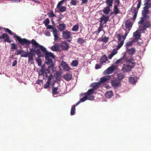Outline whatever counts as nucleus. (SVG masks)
I'll return each instance as SVG.
<instances>
[{"label": "nucleus", "mask_w": 151, "mask_h": 151, "mask_svg": "<svg viewBox=\"0 0 151 151\" xmlns=\"http://www.w3.org/2000/svg\"><path fill=\"white\" fill-rule=\"evenodd\" d=\"M46 64H47V63H46ZM48 69H45V65H42V70H43L44 72H46V73L47 72V70H49V72L50 73V71H52L53 73L54 72V71L55 70V65H54V68H53L51 67H50V68H49V65H51V63L48 64ZM41 70H40L39 71Z\"/></svg>", "instance_id": "nucleus-11"}, {"label": "nucleus", "mask_w": 151, "mask_h": 151, "mask_svg": "<svg viewBox=\"0 0 151 151\" xmlns=\"http://www.w3.org/2000/svg\"><path fill=\"white\" fill-rule=\"evenodd\" d=\"M131 12L134 14L132 18V20H135L136 18L138 13V10L134 7H132L131 9Z\"/></svg>", "instance_id": "nucleus-18"}, {"label": "nucleus", "mask_w": 151, "mask_h": 151, "mask_svg": "<svg viewBox=\"0 0 151 151\" xmlns=\"http://www.w3.org/2000/svg\"><path fill=\"white\" fill-rule=\"evenodd\" d=\"M109 17L103 15L100 18L99 24L104 25V24L106 23L109 20Z\"/></svg>", "instance_id": "nucleus-13"}, {"label": "nucleus", "mask_w": 151, "mask_h": 151, "mask_svg": "<svg viewBox=\"0 0 151 151\" xmlns=\"http://www.w3.org/2000/svg\"><path fill=\"white\" fill-rule=\"evenodd\" d=\"M120 10L118 8V6H114L113 9V13L115 15L119 13Z\"/></svg>", "instance_id": "nucleus-34"}, {"label": "nucleus", "mask_w": 151, "mask_h": 151, "mask_svg": "<svg viewBox=\"0 0 151 151\" xmlns=\"http://www.w3.org/2000/svg\"><path fill=\"white\" fill-rule=\"evenodd\" d=\"M61 47L64 50H67L69 48L68 44L67 43V42L65 41H64L62 43Z\"/></svg>", "instance_id": "nucleus-22"}, {"label": "nucleus", "mask_w": 151, "mask_h": 151, "mask_svg": "<svg viewBox=\"0 0 151 151\" xmlns=\"http://www.w3.org/2000/svg\"><path fill=\"white\" fill-rule=\"evenodd\" d=\"M64 1L63 0L61 1H59L58 4H57V7H58L59 6H61V5H62Z\"/></svg>", "instance_id": "nucleus-57"}, {"label": "nucleus", "mask_w": 151, "mask_h": 151, "mask_svg": "<svg viewBox=\"0 0 151 151\" xmlns=\"http://www.w3.org/2000/svg\"><path fill=\"white\" fill-rule=\"evenodd\" d=\"M138 1V3L137 4V8L138 9L140 7L141 5V1L140 0H139Z\"/></svg>", "instance_id": "nucleus-60"}, {"label": "nucleus", "mask_w": 151, "mask_h": 151, "mask_svg": "<svg viewBox=\"0 0 151 151\" xmlns=\"http://www.w3.org/2000/svg\"><path fill=\"white\" fill-rule=\"evenodd\" d=\"M71 1L70 3L73 5H76V0H71Z\"/></svg>", "instance_id": "nucleus-58"}, {"label": "nucleus", "mask_w": 151, "mask_h": 151, "mask_svg": "<svg viewBox=\"0 0 151 151\" xmlns=\"http://www.w3.org/2000/svg\"><path fill=\"white\" fill-rule=\"evenodd\" d=\"M149 2H147V1H145V3L144 4V5L145 6H147V8H148L151 7V2L150 3H149Z\"/></svg>", "instance_id": "nucleus-53"}, {"label": "nucleus", "mask_w": 151, "mask_h": 151, "mask_svg": "<svg viewBox=\"0 0 151 151\" xmlns=\"http://www.w3.org/2000/svg\"><path fill=\"white\" fill-rule=\"evenodd\" d=\"M100 86V83L99 82H95L91 83L90 84V86L92 87V89L95 91Z\"/></svg>", "instance_id": "nucleus-19"}, {"label": "nucleus", "mask_w": 151, "mask_h": 151, "mask_svg": "<svg viewBox=\"0 0 151 151\" xmlns=\"http://www.w3.org/2000/svg\"><path fill=\"white\" fill-rule=\"evenodd\" d=\"M63 78L67 81H69L72 78V76L69 73H66L64 76Z\"/></svg>", "instance_id": "nucleus-26"}, {"label": "nucleus", "mask_w": 151, "mask_h": 151, "mask_svg": "<svg viewBox=\"0 0 151 151\" xmlns=\"http://www.w3.org/2000/svg\"><path fill=\"white\" fill-rule=\"evenodd\" d=\"M58 44L56 43L51 47V49L52 51H56L58 50Z\"/></svg>", "instance_id": "nucleus-36"}, {"label": "nucleus", "mask_w": 151, "mask_h": 151, "mask_svg": "<svg viewBox=\"0 0 151 151\" xmlns=\"http://www.w3.org/2000/svg\"><path fill=\"white\" fill-rule=\"evenodd\" d=\"M44 34L46 36L48 37H49L50 36V33L48 31H46Z\"/></svg>", "instance_id": "nucleus-61"}, {"label": "nucleus", "mask_w": 151, "mask_h": 151, "mask_svg": "<svg viewBox=\"0 0 151 151\" xmlns=\"http://www.w3.org/2000/svg\"><path fill=\"white\" fill-rule=\"evenodd\" d=\"M107 60L106 56L104 55L102 56L100 59V63L102 65L104 63H105Z\"/></svg>", "instance_id": "nucleus-33"}, {"label": "nucleus", "mask_w": 151, "mask_h": 151, "mask_svg": "<svg viewBox=\"0 0 151 151\" xmlns=\"http://www.w3.org/2000/svg\"><path fill=\"white\" fill-rule=\"evenodd\" d=\"M115 69V67L114 66H112L105 70L103 72V73L105 75L108 74H111L113 72Z\"/></svg>", "instance_id": "nucleus-12"}, {"label": "nucleus", "mask_w": 151, "mask_h": 151, "mask_svg": "<svg viewBox=\"0 0 151 151\" xmlns=\"http://www.w3.org/2000/svg\"><path fill=\"white\" fill-rule=\"evenodd\" d=\"M59 9V12H63L66 11V8L65 6H60L58 7H57Z\"/></svg>", "instance_id": "nucleus-40"}, {"label": "nucleus", "mask_w": 151, "mask_h": 151, "mask_svg": "<svg viewBox=\"0 0 151 151\" xmlns=\"http://www.w3.org/2000/svg\"><path fill=\"white\" fill-rule=\"evenodd\" d=\"M47 73L44 72L43 70H41L39 72V76H43V79H45L46 78H48L47 81V82L45 83L44 85V88H47L49 87L50 85H53L54 83H52V81L53 79L52 75L51 73L49 72V70H47Z\"/></svg>", "instance_id": "nucleus-2"}, {"label": "nucleus", "mask_w": 151, "mask_h": 151, "mask_svg": "<svg viewBox=\"0 0 151 151\" xmlns=\"http://www.w3.org/2000/svg\"><path fill=\"white\" fill-rule=\"evenodd\" d=\"M66 28V26L65 24H59L58 28L61 31H62L65 29Z\"/></svg>", "instance_id": "nucleus-37"}, {"label": "nucleus", "mask_w": 151, "mask_h": 151, "mask_svg": "<svg viewBox=\"0 0 151 151\" xmlns=\"http://www.w3.org/2000/svg\"><path fill=\"white\" fill-rule=\"evenodd\" d=\"M88 96H86L85 95V96H84L83 98H81L80 100L76 104V105H78L81 103L87 100H89L88 98Z\"/></svg>", "instance_id": "nucleus-28"}, {"label": "nucleus", "mask_w": 151, "mask_h": 151, "mask_svg": "<svg viewBox=\"0 0 151 151\" xmlns=\"http://www.w3.org/2000/svg\"><path fill=\"white\" fill-rule=\"evenodd\" d=\"M22 52H25L23 51L22 50H18L17 53V55L20 54Z\"/></svg>", "instance_id": "nucleus-62"}, {"label": "nucleus", "mask_w": 151, "mask_h": 151, "mask_svg": "<svg viewBox=\"0 0 151 151\" xmlns=\"http://www.w3.org/2000/svg\"><path fill=\"white\" fill-rule=\"evenodd\" d=\"M62 35L63 37L65 39H68L72 38L71 32L67 30L63 31L62 33Z\"/></svg>", "instance_id": "nucleus-10"}, {"label": "nucleus", "mask_w": 151, "mask_h": 151, "mask_svg": "<svg viewBox=\"0 0 151 151\" xmlns=\"http://www.w3.org/2000/svg\"><path fill=\"white\" fill-rule=\"evenodd\" d=\"M143 17H141L138 23L139 24V29L141 31H144L147 28L149 27L151 25V24L149 21L145 22V20L149 19L150 17L146 14V16H143Z\"/></svg>", "instance_id": "nucleus-3"}, {"label": "nucleus", "mask_w": 151, "mask_h": 151, "mask_svg": "<svg viewBox=\"0 0 151 151\" xmlns=\"http://www.w3.org/2000/svg\"><path fill=\"white\" fill-rule=\"evenodd\" d=\"M61 66L64 70L65 71H68L70 69V68L69 67L68 65L64 61L62 62Z\"/></svg>", "instance_id": "nucleus-20"}, {"label": "nucleus", "mask_w": 151, "mask_h": 151, "mask_svg": "<svg viewBox=\"0 0 151 151\" xmlns=\"http://www.w3.org/2000/svg\"><path fill=\"white\" fill-rule=\"evenodd\" d=\"M124 43V41L122 40L121 42H120L119 43L116 49H117V50H118L123 45Z\"/></svg>", "instance_id": "nucleus-45"}, {"label": "nucleus", "mask_w": 151, "mask_h": 151, "mask_svg": "<svg viewBox=\"0 0 151 151\" xmlns=\"http://www.w3.org/2000/svg\"><path fill=\"white\" fill-rule=\"evenodd\" d=\"M125 27L127 29H128L127 31H129V30H130L131 28L132 27V26L133 24L131 22V21L129 20H126L125 23Z\"/></svg>", "instance_id": "nucleus-16"}, {"label": "nucleus", "mask_w": 151, "mask_h": 151, "mask_svg": "<svg viewBox=\"0 0 151 151\" xmlns=\"http://www.w3.org/2000/svg\"><path fill=\"white\" fill-rule=\"evenodd\" d=\"M126 52L131 56L133 55L135 52V49L134 47H132L126 49Z\"/></svg>", "instance_id": "nucleus-21"}, {"label": "nucleus", "mask_w": 151, "mask_h": 151, "mask_svg": "<svg viewBox=\"0 0 151 151\" xmlns=\"http://www.w3.org/2000/svg\"><path fill=\"white\" fill-rule=\"evenodd\" d=\"M25 54H22V55L21 57L26 58L27 57H28L29 55L31 54V52H25Z\"/></svg>", "instance_id": "nucleus-50"}, {"label": "nucleus", "mask_w": 151, "mask_h": 151, "mask_svg": "<svg viewBox=\"0 0 151 151\" xmlns=\"http://www.w3.org/2000/svg\"><path fill=\"white\" fill-rule=\"evenodd\" d=\"M124 77V76L122 74H118L117 77L116 79L120 81H121Z\"/></svg>", "instance_id": "nucleus-42"}, {"label": "nucleus", "mask_w": 151, "mask_h": 151, "mask_svg": "<svg viewBox=\"0 0 151 151\" xmlns=\"http://www.w3.org/2000/svg\"><path fill=\"white\" fill-rule=\"evenodd\" d=\"M109 40V38L107 37H105L103 38L101 41L104 42H106Z\"/></svg>", "instance_id": "nucleus-55"}, {"label": "nucleus", "mask_w": 151, "mask_h": 151, "mask_svg": "<svg viewBox=\"0 0 151 151\" xmlns=\"http://www.w3.org/2000/svg\"><path fill=\"white\" fill-rule=\"evenodd\" d=\"M78 64V61L77 60H73L71 63V65L73 67H76Z\"/></svg>", "instance_id": "nucleus-44"}, {"label": "nucleus", "mask_w": 151, "mask_h": 151, "mask_svg": "<svg viewBox=\"0 0 151 151\" xmlns=\"http://www.w3.org/2000/svg\"><path fill=\"white\" fill-rule=\"evenodd\" d=\"M85 41V40L81 38H79L77 40V42L80 44L83 43Z\"/></svg>", "instance_id": "nucleus-48"}, {"label": "nucleus", "mask_w": 151, "mask_h": 151, "mask_svg": "<svg viewBox=\"0 0 151 151\" xmlns=\"http://www.w3.org/2000/svg\"><path fill=\"white\" fill-rule=\"evenodd\" d=\"M42 82V80H38L37 82V83L38 84L41 85Z\"/></svg>", "instance_id": "nucleus-64"}, {"label": "nucleus", "mask_w": 151, "mask_h": 151, "mask_svg": "<svg viewBox=\"0 0 151 151\" xmlns=\"http://www.w3.org/2000/svg\"><path fill=\"white\" fill-rule=\"evenodd\" d=\"M94 91L93 89L91 88L89 89L87 92L84 93V94L86 96H88V97L89 100H93L94 99V96L91 95L93 93Z\"/></svg>", "instance_id": "nucleus-7"}, {"label": "nucleus", "mask_w": 151, "mask_h": 151, "mask_svg": "<svg viewBox=\"0 0 151 151\" xmlns=\"http://www.w3.org/2000/svg\"><path fill=\"white\" fill-rule=\"evenodd\" d=\"M125 59V62L128 64L124 65L122 70L124 72H129L131 70L132 68L135 66V62L134 60L132 57Z\"/></svg>", "instance_id": "nucleus-4"}, {"label": "nucleus", "mask_w": 151, "mask_h": 151, "mask_svg": "<svg viewBox=\"0 0 151 151\" xmlns=\"http://www.w3.org/2000/svg\"><path fill=\"white\" fill-rule=\"evenodd\" d=\"M0 39H3L5 42H11L8 35L5 33L3 34L2 32L0 33Z\"/></svg>", "instance_id": "nucleus-8"}, {"label": "nucleus", "mask_w": 151, "mask_h": 151, "mask_svg": "<svg viewBox=\"0 0 151 151\" xmlns=\"http://www.w3.org/2000/svg\"><path fill=\"white\" fill-rule=\"evenodd\" d=\"M119 4V0H115L114 6H118Z\"/></svg>", "instance_id": "nucleus-59"}, {"label": "nucleus", "mask_w": 151, "mask_h": 151, "mask_svg": "<svg viewBox=\"0 0 151 151\" xmlns=\"http://www.w3.org/2000/svg\"><path fill=\"white\" fill-rule=\"evenodd\" d=\"M113 0H106V3L107 5V6L111 7L112 6Z\"/></svg>", "instance_id": "nucleus-38"}, {"label": "nucleus", "mask_w": 151, "mask_h": 151, "mask_svg": "<svg viewBox=\"0 0 151 151\" xmlns=\"http://www.w3.org/2000/svg\"><path fill=\"white\" fill-rule=\"evenodd\" d=\"M134 41H132L128 42L126 44V49L129 48V47L130 46H131L132 43H133Z\"/></svg>", "instance_id": "nucleus-41"}, {"label": "nucleus", "mask_w": 151, "mask_h": 151, "mask_svg": "<svg viewBox=\"0 0 151 151\" xmlns=\"http://www.w3.org/2000/svg\"><path fill=\"white\" fill-rule=\"evenodd\" d=\"M9 34L11 35H13L14 37H15L19 43L22 45L25 44L27 45H29L30 44V41L26 39L25 38L22 39L20 37L17 36L15 34H13L11 30L8 28L4 29Z\"/></svg>", "instance_id": "nucleus-5"}, {"label": "nucleus", "mask_w": 151, "mask_h": 151, "mask_svg": "<svg viewBox=\"0 0 151 151\" xmlns=\"http://www.w3.org/2000/svg\"><path fill=\"white\" fill-rule=\"evenodd\" d=\"M30 43H31L32 46H34L35 48L39 47L40 45L37 43L36 41L34 39H33L31 41H30Z\"/></svg>", "instance_id": "nucleus-25"}, {"label": "nucleus", "mask_w": 151, "mask_h": 151, "mask_svg": "<svg viewBox=\"0 0 151 151\" xmlns=\"http://www.w3.org/2000/svg\"><path fill=\"white\" fill-rule=\"evenodd\" d=\"M17 60H15L14 61L13 63V64H12V66H15L17 64Z\"/></svg>", "instance_id": "nucleus-63"}, {"label": "nucleus", "mask_w": 151, "mask_h": 151, "mask_svg": "<svg viewBox=\"0 0 151 151\" xmlns=\"http://www.w3.org/2000/svg\"><path fill=\"white\" fill-rule=\"evenodd\" d=\"M113 95V93L112 91H107L105 94L106 98L109 99Z\"/></svg>", "instance_id": "nucleus-24"}, {"label": "nucleus", "mask_w": 151, "mask_h": 151, "mask_svg": "<svg viewBox=\"0 0 151 151\" xmlns=\"http://www.w3.org/2000/svg\"><path fill=\"white\" fill-rule=\"evenodd\" d=\"M52 32L54 37V40L55 41L57 42L59 39V37L57 29L55 28H53L52 29Z\"/></svg>", "instance_id": "nucleus-14"}, {"label": "nucleus", "mask_w": 151, "mask_h": 151, "mask_svg": "<svg viewBox=\"0 0 151 151\" xmlns=\"http://www.w3.org/2000/svg\"><path fill=\"white\" fill-rule=\"evenodd\" d=\"M122 54L123 56L120 59L117 60L116 62V64H118L120 63H123L124 62H126V59H127L128 58L126 57L125 52L123 53Z\"/></svg>", "instance_id": "nucleus-15"}, {"label": "nucleus", "mask_w": 151, "mask_h": 151, "mask_svg": "<svg viewBox=\"0 0 151 151\" xmlns=\"http://www.w3.org/2000/svg\"><path fill=\"white\" fill-rule=\"evenodd\" d=\"M137 79L136 77H130L129 78V81L130 83L134 84L137 81Z\"/></svg>", "instance_id": "nucleus-29"}, {"label": "nucleus", "mask_w": 151, "mask_h": 151, "mask_svg": "<svg viewBox=\"0 0 151 151\" xmlns=\"http://www.w3.org/2000/svg\"><path fill=\"white\" fill-rule=\"evenodd\" d=\"M129 33V31H126L125 32L124 36H122L121 34H118L117 35L118 38V40L119 42H121L122 40L124 41V40L126 39V36Z\"/></svg>", "instance_id": "nucleus-9"}, {"label": "nucleus", "mask_w": 151, "mask_h": 151, "mask_svg": "<svg viewBox=\"0 0 151 151\" xmlns=\"http://www.w3.org/2000/svg\"><path fill=\"white\" fill-rule=\"evenodd\" d=\"M111 84L114 88H116L121 86V82L117 79H114L111 81Z\"/></svg>", "instance_id": "nucleus-6"}, {"label": "nucleus", "mask_w": 151, "mask_h": 151, "mask_svg": "<svg viewBox=\"0 0 151 151\" xmlns=\"http://www.w3.org/2000/svg\"><path fill=\"white\" fill-rule=\"evenodd\" d=\"M39 47L45 53L46 63L51 64V65H49V68L51 67L52 68H54V64L52 61V59L54 58V55L51 52H48L46 48L43 46L40 45Z\"/></svg>", "instance_id": "nucleus-1"}, {"label": "nucleus", "mask_w": 151, "mask_h": 151, "mask_svg": "<svg viewBox=\"0 0 151 151\" xmlns=\"http://www.w3.org/2000/svg\"><path fill=\"white\" fill-rule=\"evenodd\" d=\"M133 36L135 39H139L140 38V34L138 30L134 32L133 34Z\"/></svg>", "instance_id": "nucleus-30"}, {"label": "nucleus", "mask_w": 151, "mask_h": 151, "mask_svg": "<svg viewBox=\"0 0 151 151\" xmlns=\"http://www.w3.org/2000/svg\"><path fill=\"white\" fill-rule=\"evenodd\" d=\"M110 10V7L107 6L104 8L103 12L104 14H108L109 13Z\"/></svg>", "instance_id": "nucleus-31"}, {"label": "nucleus", "mask_w": 151, "mask_h": 151, "mask_svg": "<svg viewBox=\"0 0 151 151\" xmlns=\"http://www.w3.org/2000/svg\"><path fill=\"white\" fill-rule=\"evenodd\" d=\"M118 52V50L116 49H114L111 53L109 55L108 58L109 59H111L112 57Z\"/></svg>", "instance_id": "nucleus-23"}, {"label": "nucleus", "mask_w": 151, "mask_h": 151, "mask_svg": "<svg viewBox=\"0 0 151 151\" xmlns=\"http://www.w3.org/2000/svg\"><path fill=\"white\" fill-rule=\"evenodd\" d=\"M77 105H76V104L73 105L71 108L70 114L71 115H73L75 114L76 111H75V107L76 106H77Z\"/></svg>", "instance_id": "nucleus-35"}, {"label": "nucleus", "mask_w": 151, "mask_h": 151, "mask_svg": "<svg viewBox=\"0 0 151 151\" xmlns=\"http://www.w3.org/2000/svg\"><path fill=\"white\" fill-rule=\"evenodd\" d=\"M35 52L37 54L38 56V57H41L42 56V55L40 52V50H37L35 51Z\"/></svg>", "instance_id": "nucleus-46"}, {"label": "nucleus", "mask_w": 151, "mask_h": 151, "mask_svg": "<svg viewBox=\"0 0 151 151\" xmlns=\"http://www.w3.org/2000/svg\"><path fill=\"white\" fill-rule=\"evenodd\" d=\"M36 60L37 63L38 65L40 66L42 64L41 60L40 58V57H38L36 59Z\"/></svg>", "instance_id": "nucleus-47"}, {"label": "nucleus", "mask_w": 151, "mask_h": 151, "mask_svg": "<svg viewBox=\"0 0 151 151\" xmlns=\"http://www.w3.org/2000/svg\"><path fill=\"white\" fill-rule=\"evenodd\" d=\"M149 13V9L147 8V6H145L143 7V9L142 11V14L143 16H146Z\"/></svg>", "instance_id": "nucleus-27"}, {"label": "nucleus", "mask_w": 151, "mask_h": 151, "mask_svg": "<svg viewBox=\"0 0 151 151\" xmlns=\"http://www.w3.org/2000/svg\"><path fill=\"white\" fill-rule=\"evenodd\" d=\"M28 57L29 61L32 62L33 60V54L32 53L29 55Z\"/></svg>", "instance_id": "nucleus-51"}, {"label": "nucleus", "mask_w": 151, "mask_h": 151, "mask_svg": "<svg viewBox=\"0 0 151 151\" xmlns=\"http://www.w3.org/2000/svg\"><path fill=\"white\" fill-rule=\"evenodd\" d=\"M47 14L49 17H55L56 15L54 13L52 10H51L49 12L47 13Z\"/></svg>", "instance_id": "nucleus-39"}, {"label": "nucleus", "mask_w": 151, "mask_h": 151, "mask_svg": "<svg viewBox=\"0 0 151 151\" xmlns=\"http://www.w3.org/2000/svg\"><path fill=\"white\" fill-rule=\"evenodd\" d=\"M103 25L99 24V27L98 29V30L97 31V32L98 33H99L100 32H101L103 29Z\"/></svg>", "instance_id": "nucleus-49"}, {"label": "nucleus", "mask_w": 151, "mask_h": 151, "mask_svg": "<svg viewBox=\"0 0 151 151\" xmlns=\"http://www.w3.org/2000/svg\"><path fill=\"white\" fill-rule=\"evenodd\" d=\"M64 16L61 14H60L58 15V16L57 17L58 21H60L64 17Z\"/></svg>", "instance_id": "nucleus-54"}, {"label": "nucleus", "mask_w": 151, "mask_h": 151, "mask_svg": "<svg viewBox=\"0 0 151 151\" xmlns=\"http://www.w3.org/2000/svg\"><path fill=\"white\" fill-rule=\"evenodd\" d=\"M58 88H53L52 89V93L53 96L54 97H56L57 96V94L58 93L57 92Z\"/></svg>", "instance_id": "nucleus-32"}, {"label": "nucleus", "mask_w": 151, "mask_h": 151, "mask_svg": "<svg viewBox=\"0 0 151 151\" xmlns=\"http://www.w3.org/2000/svg\"><path fill=\"white\" fill-rule=\"evenodd\" d=\"M110 76H105L100 78V81L99 82L100 83L101 85V84L104 83L108 81L110 79Z\"/></svg>", "instance_id": "nucleus-17"}, {"label": "nucleus", "mask_w": 151, "mask_h": 151, "mask_svg": "<svg viewBox=\"0 0 151 151\" xmlns=\"http://www.w3.org/2000/svg\"><path fill=\"white\" fill-rule=\"evenodd\" d=\"M50 22V20L48 18L46 19L43 21V23L45 26L47 25Z\"/></svg>", "instance_id": "nucleus-52"}, {"label": "nucleus", "mask_w": 151, "mask_h": 151, "mask_svg": "<svg viewBox=\"0 0 151 151\" xmlns=\"http://www.w3.org/2000/svg\"><path fill=\"white\" fill-rule=\"evenodd\" d=\"M101 64L100 63V64H96L95 65V68L96 69H99L101 68Z\"/></svg>", "instance_id": "nucleus-56"}, {"label": "nucleus", "mask_w": 151, "mask_h": 151, "mask_svg": "<svg viewBox=\"0 0 151 151\" xmlns=\"http://www.w3.org/2000/svg\"><path fill=\"white\" fill-rule=\"evenodd\" d=\"M79 27L78 24H76L73 26L72 28V30L73 31H77L79 29Z\"/></svg>", "instance_id": "nucleus-43"}]
</instances>
